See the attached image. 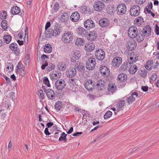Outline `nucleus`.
I'll list each match as a JSON object with an SVG mask.
<instances>
[{
	"label": "nucleus",
	"instance_id": "13d9d810",
	"mask_svg": "<svg viewBox=\"0 0 159 159\" xmlns=\"http://www.w3.org/2000/svg\"><path fill=\"white\" fill-rule=\"evenodd\" d=\"M2 27L4 30H6L7 28V25L6 20H2L1 23Z\"/></svg>",
	"mask_w": 159,
	"mask_h": 159
},
{
	"label": "nucleus",
	"instance_id": "f704fd0d",
	"mask_svg": "<svg viewBox=\"0 0 159 159\" xmlns=\"http://www.w3.org/2000/svg\"><path fill=\"white\" fill-rule=\"evenodd\" d=\"M17 6L13 7L11 9V12L12 14H17L20 12V9Z\"/></svg>",
	"mask_w": 159,
	"mask_h": 159
},
{
	"label": "nucleus",
	"instance_id": "a211bd4d",
	"mask_svg": "<svg viewBox=\"0 0 159 159\" xmlns=\"http://www.w3.org/2000/svg\"><path fill=\"white\" fill-rule=\"evenodd\" d=\"M48 98L51 100L55 99V94L54 91L51 89H48L45 91Z\"/></svg>",
	"mask_w": 159,
	"mask_h": 159
},
{
	"label": "nucleus",
	"instance_id": "de8ad7c7",
	"mask_svg": "<svg viewBox=\"0 0 159 159\" xmlns=\"http://www.w3.org/2000/svg\"><path fill=\"white\" fill-rule=\"evenodd\" d=\"M137 61L135 57V59H133L132 57H130L129 59H128L127 61L129 63V66H130L131 64H132L133 63H135Z\"/></svg>",
	"mask_w": 159,
	"mask_h": 159
},
{
	"label": "nucleus",
	"instance_id": "c756f323",
	"mask_svg": "<svg viewBox=\"0 0 159 159\" xmlns=\"http://www.w3.org/2000/svg\"><path fill=\"white\" fill-rule=\"evenodd\" d=\"M85 47L86 48V50L89 52H91L94 49L95 45L93 43H90L87 45H85Z\"/></svg>",
	"mask_w": 159,
	"mask_h": 159
},
{
	"label": "nucleus",
	"instance_id": "774afa93",
	"mask_svg": "<svg viewBox=\"0 0 159 159\" xmlns=\"http://www.w3.org/2000/svg\"><path fill=\"white\" fill-rule=\"evenodd\" d=\"M30 57L29 55L27 54L25 57V61H27L28 63H29L30 61Z\"/></svg>",
	"mask_w": 159,
	"mask_h": 159
},
{
	"label": "nucleus",
	"instance_id": "338daca9",
	"mask_svg": "<svg viewBox=\"0 0 159 159\" xmlns=\"http://www.w3.org/2000/svg\"><path fill=\"white\" fill-rule=\"evenodd\" d=\"M157 77V76L156 74L153 73L151 76V80H152L153 81H154L156 80Z\"/></svg>",
	"mask_w": 159,
	"mask_h": 159
},
{
	"label": "nucleus",
	"instance_id": "a19ab883",
	"mask_svg": "<svg viewBox=\"0 0 159 159\" xmlns=\"http://www.w3.org/2000/svg\"><path fill=\"white\" fill-rule=\"evenodd\" d=\"M75 44L77 45H82L84 44V40L80 38H77L75 42Z\"/></svg>",
	"mask_w": 159,
	"mask_h": 159
},
{
	"label": "nucleus",
	"instance_id": "4be33fe9",
	"mask_svg": "<svg viewBox=\"0 0 159 159\" xmlns=\"http://www.w3.org/2000/svg\"><path fill=\"white\" fill-rule=\"evenodd\" d=\"M69 18V15L67 13L65 12L63 13L61 16V21L65 24L67 23L68 20Z\"/></svg>",
	"mask_w": 159,
	"mask_h": 159
},
{
	"label": "nucleus",
	"instance_id": "c85d7f7f",
	"mask_svg": "<svg viewBox=\"0 0 159 159\" xmlns=\"http://www.w3.org/2000/svg\"><path fill=\"white\" fill-rule=\"evenodd\" d=\"M50 76L51 79L52 80H57V79L59 78L61 76V74L59 73L57 74L53 72V73H52L51 74H50Z\"/></svg>",
	"mask_w": 159,
	"mask_h": 159
},
{
	"label": "nucleus",
	"instance_id": "09e8293b",
	"mask_svg": "<svg viewBox=\"0 0 159 159\" xmlns=\"http://www.w3.org/2000/svg\"><path fill=\"white\" fill-rule=\"evenodd\" d=\"M137 29L136 26H132L130 27L128 30V34H129V33H132L133 31L135 32L136 30L137 31Z\"/></svg>",
	"mask_w": 159,
	"mask_h": 159
},
{
	"label": "nucleus",
	"instance_id": "2eb2a0df",
	"mask_svg": "<svg viewBox=\"0 0 159 159\" xmlns=\"http://www.w3.org/2000/svg\"><path fill=\"white\" fill-rule=\"evenodd\" d=\"M99 23L102 27L106 28L108 26L110 23V21L108 19L104 18L99 20Z\"/></svg>",
	"mask_w": 159,
	"mask_h": 159
},
{
	"label": "nucleus",
	"instance_id": "8fccbe9b",
	"mask_svg": "<svg viewBox=\"0 0 159 159\" xmlns=\"http://www.w3.org/2000/svg\"><path fill=\"white\" fill-rule=\"evenodd\" d=\"M9 48L12 50H14L18 48L17 44L16 43H12L9 45Z\"/></svg>",
	"mask_w": 159,
	"mask_h": 159
},
{
	"label": "nucleus",
	"instance_id": "f3484780",
	"mask_svg": "<svg viewBox=\"0 0 159 159\" xmlns=\"http://www.w3.org/2000/svg\"><path fill=\"white\" fill-rule=\"evenodd\" d=\"M122 59L119 57H114L112 60V62L114 66L119 67L121 64Z\"/></svg>",
	"mask_w": 159,
	"mask_h": 159
},
{
	"label": "nucleus",
	"instance_id": "5fc2aeb1",
	"mask_svg": "<svg viewBox=\"0 0 159 159\" xmlns=\"http://www.w3.org/2000/svg\"><path fill=\"white\" fill-rule=\"evenodd\" d=\"M80 56L81 55L79 52H75L73 54V57H74L77 60H78L80 58Z\"/></svg>",
	"mask_w": 159,
	"mask_h": 159
},
{
	"label": "nucleus",
	"instance_id": "423d86ee",
	"mask_svg": "<svg viewBox=\"0 0 159 159\" xmlns=\"http://www.w3.org/2000/svg\"><path fill=\"white\" fill-rule=\"evenodd\" d=\"M95 54L96 58L99 61H102L105 57L104 51L101 48L97 49L95 52Z\"/></svg>",
	"mask_w": 159,
	"mask_h": 159
},
{
	"label": "nucleus",
	"instance_id": "052dcab7",
	"mask_svg": "<svg viewBox=\"0 0 159 159\" xmlns=\"http://www.w3.org/2000/svg\"><path fill=\"white\" fill-rule=\"evenodd\" d=\"M88 8L87 7L83 6L81 7L80 10L82 13H84L87 11Z\"/></svg>",
	"mask_w": 159,
	"mask_h": 159
},
{
	"label": "nucleus",
	"instance_id": "603ef678",
	"mask_svg": "<svg viewBox=\"0 0 159 159\" xmlns=\"http://www.w3.org/2000/svg\"><path fill=\"white\" fill-rule=\"evenodd\" d=\"M125 102L124 100H121L118 102L117 103V107L119 108H121L125 104Z\"/></svg>",
	"mask_w": 159,
	"mask_h": 159
},
{
	"label": "nucleus",
	"instance_id": "393cba45",
	"mask_svg": "<svg viewBox=\"0 0 159 159\" xmlns=\"http://www.w3.org/2000/svg\"><path fill=\"white\" fill-rule=\"evenodd\" d=\"M130 67L129 69V72L132 74H134L136 73L138 70V67L134 64H132L130 66Z\"/></svg>",
	"mask_w": 159,
	"mask_h": 159
},
{
	"label": "nucleus",
	"instance_id": "ea45409f",
	"mask_svg": "<svg viewBox=\"0 0 159 159\" xmlns=\"http://www.w3.org/2000/svg\"><path fill=\"white\" fill-rule=\"evenodd\" d=\"M3 39L6 43H9L11 40V37L9 35H6L4 36Z\"/></svg>",
	"mask_w": 159,
	"mask_h": 159
},
{
	"label": "nucleus",
	"instance_id": "6e6d98bb",
	"mask_svg": "<svg viewBox=\"0 0 159 159\" xmlns=\"http://www.w3.org/2000/svg\"><path fill=\"white\" fill-rule=\"evenodd\" d=\"M43 82L48 87H49L51 86L49 80L48 78L46 77L43 79Z\"/></svg>",
	"mask_w": 159,
	"mask_h": 159
},
{
	"label": "nucleus",
	"instance_id": "9b49d317",
	"mask_svg": "<svg viewBox=\"0 0 159 159\" xmlns=\"http://www.w3.org/2000/svg\"><path fill=\"white\" fill-rule=\"evenodd\" d=\"M84 27L87 30L90 29L95 27V24L93 21L91 20H87L84 23Z\"/></svg>",
	"mask_w": 159,
	"mask_h": 159
},
{
	"label": "nucleus",
	"instance_id": "69168bd1",
	"mask_svg": "<svg viewBox=\"0 0 159 159\" xmlns=\"http://www.w3.org/2000/svg\"><path fill=\"white\" fill-rule=\"evenodd\" d=\"M155 32L157 35H159V27L157 24L156 25Z\"/></svg>",
	"mask_w": 159,
	"mask_h": 159
},
{
	"label": "nucleus",
	"instance_id": "0eeeda50",
	"mask_svg": "<svg viewBox=\"0 0 159 159\" xmlns=\"http://www.w3.org/2000/svg\"><path fill=\"white\" fill-rule=\"evenodd\" d=\"M127 7L125 4H120L117 7V14L118 15H123L125 13Z\"/></svg>",
	"mask_w": 159,
	"mask_h": 159
},
{
	"label": "nucleus",
	"instance_id": "49530a36",
	"mask_svg": "<svg viewBox=\"0 0 159 159\" xmlns=\"http://www.w3.org/2000/svg\"><path fill=\"white\" fill-rule=\"evenodd\" d=\"M112 114V112L109 111H107L104 116V118L106 119L109 118L111 116Z\"/></svg>",
	"mask_w": 159,
	"mask_h": 159
},
{
	"label": "nucleus",
	"instance_id": "2f4dec72",
	"mask_svg": "<svg viewBox=\"0 0 159 159\" xmlns=\"http://www.w3.org/2000/svg\"><path fill=\"white\" fill-rule=\"evenodd\" d=\"M44 50L45 52L49 53L52 51V48L51 45L49 44H47L44 47Z\"/></svg>",
	"mask_w": 159,
	"mask_h": 159
},
{
	"label": "nucleus",
	"instance_id": "7ed1b4c3",
	"mask_svg": "<svg viewBox=\"0 0 159 159\" xmlns=\"http://www.w3.org/2000/svg\"><path fill=\"white\" fill-rule=\"evenodd\" d=\"M96 65L95 59L93 57H89L86 63V69L89 70H92L95 67Z\"/></svg>",
	"mask_w": 159,
	"mask_h": 159
},
{
	"label": "nucleus",
	"instance_id": "cd10ccee",
	"mask_svg": "<svg viewBox=\"0 0 159 159\" xmlns=\"http://www.w3.org/2000/svg\"><path fill=\"white\" fill-rule=\"evenodd\" d=\"M117 88V87L115 84H108L107 90L109 92L113 93L115 91Z\"/></svg>",
	"mask_w": 159,
	"mask_h": 159
},
{
	"label": "nucleus",
	"instance_id": "bb28decb",
	"mask_svg": "<svg viewBox=\"0 0 159 159\" xmlns=\"http://www.w3.org/2000/svg\"><path fill=\"white\" fill-rule=\"evenodd\" d=\"M127 75L126 74L122 73L118 75L117 78L118 81H120L121 82H125L127 79Z\"/></svg>",
	"mask_w": 159,
	"mask_h": 159
},
{
	"label": "nucleus",
	"instance_id": "79ce46f5",
	"mask_svg": "<svg viewBox=\"0 0 159 159\" xmlns=\"http://www.w3.org/2000/svg\"><path fill=\"white\" fill-rule=\"evenodd\" d=\"M61 136L59 138V141H63L65 142L66 141L67 139L66 138V137L67 136V134H66L64 132H62L61 134Z\"/></svg>",
	"mask_w": 159,
	"mask_h": 159
},
{
	"label": "nucleus",
	"instance_id": "1a4fd4ad",
	"mask_svg": "<svg viewBox=\"0 0 159 159\" xmlns=\"http://www.w3.org/2000/svg\"><path fill=\"white\" fill-rule=\"evenodd\" d=\"M102 75L105 77H108L109 75L110 71L106 66H102L99 69Z\"/></svg>",
	"mask_w": 159,
	"mask_h": 159
},
{
	"label": "nucleus",
	"instance_id": "473e14b6",
	"mask_svg": "<svg viewBox=\"0 0 159 159\" xmlns=\"http://www.w3.org/2000/svg\"><path fill=\"white\" fill-rule=\"evenodd\" d=\"M79 32L82 36L83 37L87 36L89 35V33L84 28H80Z\"/></svg>",
	"mask_w": 159,
	"mask_h": 159
},
{
	"label": "nucleus",
	"instance_id": "412c9836",
	"mask_svg": "<svg viewBox=\"0 0 159 159\" xmlns=\"http://www.w3.org/2000/svg\"><path fill=\"white\" fill-rule=\"evenodd\" d=\"M80 15L79 13L77 12H75L72 13L70 16V19L73 22L78 21L80 19Z\"/></svg>",
	"mask_w": 159,
	"mask_h": 159
},
{
	"label": "nucleus",
	"instance_id": "dca6fc26",
	"mask_svg": "<svg viewBox=\"0 0 159 159\" xmlns=\"http://www.w3.org/2000/svg\"><path fill=\"white\" fill-rule=\"evenodd\" d=\"M76 71L74 67L70 68L67 70L66 71V74L67 77L69 78H72L75 76L76 74Z\"/></svg>",
	"mask_w": 159,
	"mask_h": 159
},
{
	"label": "nucleus",
	"instance_id": "9d476101",
	"mask_svg": "<svg viewBox=\"0 0 159 159\" xmlns=\"http://www.w3.org/2000/svg\"><path fill=\"white\" fill-rule=\"evenodd\" d=\"M85 87L88 90H92L94 88V83L92 80L89 79L86 80Z\"/></svg>",
	"mask_w": 159,
	"mask_h": 159
},
{
	"label": "nucleus",
	"instance_id": "ddd939ff",
	"mask_svg": "<svg viewBox=\"0 0 159 159\" xmlns=\"http://www.w3.org/2000/svg\"><path fill=\"white\" fill-rule=\"evenodd\" d=\"M142 32L146 37H148L151 35V28L149 25H147L143 27Z\"/></svg>",
	"mask_w": 159,
	"mask_h": 159
},
{
	"label": "nucleus",
	"instance_id": "7c9ffc66",
	"mask_svg": "<svg viewBox=\"0 0 159 159\" xmlns=\"http://www.w3.org/2000/svg\"><path fill=\"white\" fill-rule=\"evenodd\" d=\"M58 67L59 69L61 71H64L67 68V65L66 63L64 62H61L58 64Z\"/></svg>",
	"mask_w": 159,
	"mask_h": 159
},
{
	"label": "nucleus",
	"instance_id": "0e129e2a",
	"mask_svg": "<svg viewBox=\"0 0 159 159\" xmlns=\"http://www.w3.org/2000/svg\"><path fill=\"white\" fill-rule=\"evenodd\" d=\"M51 26V23L50 22H48L45 25V32H46V31H47V30Z\"/></svg>",
	"mask_w": 159,
	"mask_h": 159
},
{
	"label": "nucleus",
	"instance_id": "6e6552de",
	"mask_svg": "<svg viewBox=\"0 0 159 159\" xmlns=\"http://www.w3.org/2000/svg\"><path fill=\"white\" fill-rule=\"evenodd\" d=\"M66 85L65 81L63 80H57L55 82V87L59 90H61L64 89Z\"/></svg>",
	"mask_w": 159,
	"mask_h": 159
},
{
	"label": "nucleus",
	"instance_id": "c9c22d12",
	"mask_svg": "<svg viewBox=\"0 0 159 159\" xmlns=\"http://www.w3.org/2000/svg\"><path fill=\"white\" fill-rule=\"evenodd\" d=\"M129 63L127 61H126L124 62L123 64L122 65L120 68L121 70L123 71H125L127 69V68H129V67L130 66Z\"/></svg>",
	"mask_w": 159,
	"mask_h": 159
},
{
	"label": "nucleus",
	"instance_id": "c03bdc74",
	"mask_svg": "<svg viewBox=\"0 0 159 159\" xmlns=\"http://www.w3.org/2000/svg\"><path fill=\"white\" fill-rule=\"evenodd\" d=\"M139 32V30H137V31L136 30L135 32L133 31L132 33H129V34L128 35L129 37L132 39H134L136 37V36H137V34L138 33V32Z\"/></svg>",
	"mask_w": 159,
	"mask_h": 159
},
{
	"label": "nucleus",
	"instance_id": "58836bf2",
	"mask_svg": "<svg viewBox=\"0 0 159 159\" xmlns=\"http://www.w3.org/2000/svg\"><path fill=\"white\" fill-rule=\"evenodd\" d=\"M136 21V24L138 25H142L144 23V21L143 18L141 17H138L135 19Z\"/></svg>",
	"mask_w": 159,
	"mask_h": 159
},
{
	"label": "nucleus",
	"instance_id": "6ab92c4d",
	"mask_svg": "<svg viewBox=\"0 0 159 159\" xmlns=\"http://www.w3.org/2000/svg\"><path fill=\"white\" fill-rule=\"evenodd\" d=\"M135 38H136L137 41L139 42H141L143 41L145 37L143 34L142 30L139 29V32Z\"/></svg>",
	"mask_w": 159,
	"mask_h": 159
},
{
	"label": "nucleus",
	"instance_id": "f257e3e1",
	"mask_svg": "<svg viewBox=\"0 0 159 159\" xmlns=\"http://www.w3.org/2000/svg\"><path fill=\"white\" fill-rule=\"evenodd\" d=\"M60 27L58 25H55L48 29L47 32H45V37L46 38H50L52 36H57L61 33Z\"/></svg>",
	"mask_w": 159,
	"mask_h": 159
},
{
	"label": "nucleus",
	"instance_id": "20e7f679",
	"mask_svg": "<svg viewBox=\"0 0 159 159\" xmlns=\"http://www.w3.org/2000/svg\"><path fill=\"white\" fill-rule=\"evenodd\" d=\"M140 7L138 5L132 6L129 10L130 15L134 16H138L140 12Z\"/></svg>",
	"mask_w": 159,
	"mask_h": 159
},
{
	"label": "nucleus",
	"instance_id": "37998d69",
	"mask_svg": "<svg viewBox=\"0 0 159 159\" xmlns=\"http://www.w3.org/2000/svg\"><path fill=\"white\" fill-rule=\"evenodd\" d=\"M25 68L24 66L20 63V75L23 77L25 76Z\"/></svg>",
	"mask_w": 159,
	"mask_h": 159
},
{
	"label": "nucleus",
	"instance_id": "a18cd8bd",
	"mask_svg": "<svg viewBox=\"0 0 159 159\" xmlns=\"http://www.w3.org/2000/svg\"><path fill=\"white\" fill-rule=\"evenodd\" d=\"M28 27L27 26H25V36L24 39V41L25 42H28Z\"/></svg>",
	"mask_w": 159,
	"mask_h": 159
},
{
	"label": "nucleus",
	"instance_id": "39448f33",
	"mask_svg": "<svg viewBox=\"0 0 159 159\" xmlns=\"http://www.w3.org/2000/svg\"><path fill=\"white\" fill-rule=\"evenodd\" d=\"M94 9L96 11L101 12L104 9L105 6L104 3L101 1L96 2L93 3Z\"/></svg>",
	"mask_w": 159,
	"mask_h": 159
},
{
	"label": "nucleus",
	"instance_id": "bf43d9fd",
	"mask_svg": "<svg viewBox=\"0 0 159 159\" xmlns=\"http://www.w3.org/2000/svg\"><path fill=\"white\" fill-rule=\"evenodd\" d=\"M59 8V5L58 2H56L54 6L53 10L55 12H57Z\"/></svg>",
	"mask_w": 159,
	"mask_h": 159
},
{
	"label": "nucleus",
	"instance_id": "4d7b16f0",
	"mask_svg": "<svg viewBox=\"0 0 159 159\" xmlns=\"http://www.w3.org/2000/svg\"><path fill=\"white\" fill-rule=\"evenodd\" d=\"M55 66L52 63H50L49 64V66L47 68V70L48 71H50L54 69Z\"/></svg>",
	"mask_w": 159,
	"mask_h": 159
},
{
	"label": "nucleus",
	"instance_id": "72a5a7b5",
	"mask_svg": "<svg viewBox=\"0 0 159 159\" xmlns=\"http://www.w3.org/2000/svg\"><path fill=\"white\" fill-rule=\"evenodd\" d=\"M138 72H139L140 75L141 77L142 78H145L146 77L147 74L148 73V71L144 69H141L140 70V71H139Z\"/></svg>",
	"mask_w": 159,
	"mask_h": 159
},
{
	"label": "nucleus",
	"instance_id": "4c0bfd02",
	"mask_svg": "<svg viewBox=\"0 0 159 159\" xmlns=\"http://www.w3.org/2000/svg\"><path fill=\"white\" fill-rule=\"evenodd\" d=\"M63 107L62 103L61 101H57L55 105V109L57 110H60Z\"/></svg>",
	"mask_w": 159,
	"mask_h": 159
},
{
	"label": "nucleus",
	"instance_id": "f03ea898",
	"mask_svg": "<svg viewBox=\"0 0 159 159\" xmlns=\"http://www.w3.org/2000/svg\"><path fill=\"white\" fill-rule=\"evenodd\" d=\"M74 38L73 34L71 31L66 32L62 35L61 39L65 43L71 42Z\"/></svg>",
	"mask_w": 159,
	"mask_h": 159
},
{
	"label": "nucleus",
	"instance_id": "b1692460",
	"mask_svg": "<svg viewBox=\"0 0 159 159\" xmlns=\"http://www.w3.org/2000/svg\"><path fill=\"white\" fill-rule=\"evenodd\" d=\"M136 46V42L134 41H131L128 43V48L129 50L131 51L134 49Z\"/></svg>",
	"mask_w": 159,
	"mask_h": 159
},
{
	"label": "nucleus",
	"instance_id": "a878e982",
	"mask_svg": "<svg viewBox=\"0 0 159 159\" xmlns=\"http://www.w3.org/2000/svg\"><path fill=\"white\" fill-rule=\"evenodd\" d=\"M80 113L83 116L82 119H88L91 117V115L89 112L84 110L81 111Z\"/></svg>",
	"mask_w": 159,
	"mask_h": 159
},
{
	"label": "nucleus",
	"instance_id": "aec40b11",
	"mask_svg": "<svg viewBox=\"0 0 159 159\" xmlns=\"http://www.w3.org/2000/svg\"><path fill=\"white\" fill-rule=\"evenodd\" d=\"M74 68L75 70H78L79 72H82L84 71L85 70V66L83 64L78 61L75 63L74 66Z\"/></svg>",
	"mask_w": 159,
	"mask_h": 159
},
{
	"label": "nucleus",
	"instance_id": "864d4df0",
	"mask_svg": "<svg viewBox=\"0 0 159 159\" xmlns=\"http://www.w3.org/2000/svg\"><path fill=\"white\" fill-rule=\"evenodd\" d=\"M76 79H75V78L70 79L68 80V83L70 85H74L76 84Z\"/></svg>",
	"mask_w": 159,
	"mask_h": 159
},
{
	"label": "nucleus",
	"instance_id": "680f3d73",
	"mask_svg": "<svg viewBox=\"0 0 159 159\" xmlns=\"http://www.w3.org/2000/svg\"><path fill=\"white\" fill-rule=\"evenodd\" d=\"M7 13L5 11H3V12L0 13V18L3 19H5L6 18Z\"/></svg>",
	"mask_w": 159,
	"mask_h": 159
},
{
	"label": "nucleus",
	"instance_id": "5701e85b",
	"mask_svg": "<svg viewBox=\"0 0 159 159\" xmlns=\"http://www.w3.org/2000/svg\"><path fill=\"white\" fill-rule=\"evenodd\" d=\"M88 36H89V40L93 41L97 39V33L96 31L93 30L89 32Z\"/></svg>",
	"mask_w": 159,
	"mask_h": 159
},
{
	"label": "nucleus",
	"instance_id": "f8f14e48",
	"mask_svg": "<svg viewBox=\"0 0 159 159\" xmlns=\"http://www.w3.org/2000/svg\"><path fill=\"white\" fill-rule=\"evenodd\" d=\"M106 83L105 81L102 80H98L96 85V89L98 90H104L105 89Z\"/></svg>",
	"mask_w": 159,
	"mask_h": 159
},
{
	"label": "nucleus",
	"instance_id": "4468645a",
	"mask_svg": "<svg viewBox=\"0 0 159 159\" xmlns=\"http://www.w3.org/2000/svg\"><path fill=\"white\" fill-rule=\"evenodd\" d=\"M138 96V93L137 92H133L128 97H127L126 100L127 102L130 104L132 103L135 100V98Z\"/></svg>",
	"mask_w": 159,
	"mask_h": 159
},
{
	"label": "nucleus",
	"instance_id": "e2e57ef3",
	"mask_svg": "<svg viewBox=\"0 0 159 159\" xmlns=\"http://www.w3.org/2000/svg\"><path fill=\"white\" fill-rule=\"evenodd\" d=\"M87 96L89 97V99L91 101L93 100L96 97L95 95L92 94L90 93L88 94Z\"/></svg>",
	"mask_w": 159,
	"mask_h": 159
},
{
	"label": "nucleus",
	"instance_id": "3c124183",
	"mask_svg": "<svg viewBox=\"0 0 159 159\" xmlns=\"http://www.w3.org/2000/svg\"><path fill=\"white\" fill-rule=\"evenodd\" d=\"M13 65L10 63H9L7 64V66L6 67V69H7V71L8 70H9V72L13 70Z\"/></svg>",
	"mask_w": 159,
	"mask_h": 159
},
{
	"label": "nucleus",
	"instance_id": "e433bc0d",
	"mask_svg": "<svg viewBox=\"0 0 159 159\" xmlns=\"http://www.w3.org/2000/svg\"><path fill=\"white\" fill-rule=\"evenodd\" d=\"M152 64L153 61L149 60L147 62L146 65L144 66L147 70H149L151 68Z\"/></svg>",
	"mask_w": 159,
	"mask_h": 159
}]
</instances>
